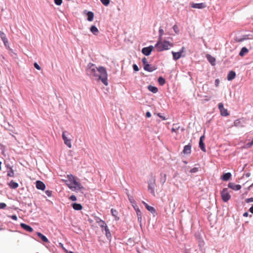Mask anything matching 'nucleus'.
<instances>
[{"label": "nucleus", "mask_w": 253, "mask_h": 253, "mask_svg": "<svg viewBox=\"0 0 253 253\" xmlns=\"http://www.w3.org/2000/svg\"><path fill=\"white\" fill-rule=\"evenodd\" d=\"M234 126L237 127H244L245 121L243 118L236 120L234 121Z\"/></svg>", "instance_id": "nucleus-10"}, {"label": "nucleus", "mask_w": 253, "mask_h": 253, "mask_svg": "<svg viewBox=\"0 0 253 253\" xmlns=\"http://www.w3.org/2000/svg\"><path fill=\"white\" fill-rule=\"evenodd\" d=\"M171 53L173 55V59L175 61L178 60L181 57H184L185 56V55H182L179 52H175L172 51Z\"/></svg>", "instance_id": "nucleus-13"}, {"label": "nucleus", "mask_w": 253, "mask_h": 253, "mask_svg": "<svg viewBox=\"0 0 253 253\" xmlns=\"http://www.w3.org/2000/svg\"><path fill=\"white\" fill-rule=\"evenodd\" d=\"M100 1L105 6L108 5L110 3V0H100Z\"/></svg>", "instance_id": "nucleus-36"}, {"label": "nucleus", "mask_w": 253, "mask_h": 253, "mask_svg": "<svg viewBox=\"0 0 253 253\" xmlns=\"http://www.w3.org/2000/svg\"><path fill=\"white\" fill-rule=\"evenodd\" d=\"M249 215V213L248 212H245L244 214H243V216L244 217H247Z\"/></svg>", "instance_id": "nucleus-60"}, {"label": "nucleus", "mask_w": 253, "mask_h": 253, "mask_svg": "<svg viewBox=\"0 0 253 253\" xmlns=\"http://www.w3.org/2000/svg\"><path fill=\"white\" fill-rule=\"evenodd\" d=\"M104 231L105 232V235L107 238L110 240L111 239V234L110 232L109 228H108V226H105V228H104Z\"/></svg>", "instance_id": "nucleus-24"}, {"label": "nucleus", "mask_w": 253, "mask_h": 253, "mask_svg": "<svg viewBox=\"0 0 253 253\" xmlns=\"http://www.w3.org/2000/svg\"><path fill=\"white\" fill-rule=\"evenodd\" d=\"M6 207V205L4 203H0V209H4Z\"/></svg>", "instance_id": "nucleus-53"}, {"label": "nucleus", "mask_w": 253, "mask_h": 253, "mask_svg": "<svg viewBox=\"0 0 253 253\" xmlns=\"http://www.w3.org/2000/svg\"><path fill=\"white\" fill-rule=\"evenodd\" d=\"M66 133H67V132L65 131H63L62 133V138L64 140V143L69 147L71 148L72 147V143H71V139L70 138H68V137L66 135Z\"/></svg>", "instance_id": "nucleus-6"}, {"label": "nucleus", "mask_w": 253, "mask_h": 253, "mask_svg": "<svg viewBox=\"0 0 253 253\" xmlns=\"http://www.w3.org/2000/svg\"><path fill=\"white\" fill-rule=\"evenodd\" d=\"M173 30H174V32L176 33V34H178L179 33V29H178V26L176 25H174L173 27Z\"/></svg>", "instance_id": "nucleus-37"}, {"label": "nucleus", "mask_w": 253, "mask_h": 253, "mask_svg": "<svg viewBox=\"0 0 253 253\" xmlns=\"http://www.w3.org/2000/svg\"><path fill=\"white\" fill-rule=\"evenodd\" d=\"M218 108L220 111L224 108L222 103H220L218 104Z\"/></svg>", "instance_id": "nucleus-45"}, {"label": "nucleus", "mask_w": 253, "mask_h": 253, "mask_svg": "<svg viewBox=\"0 0 253 253\" xmlns=\"http://www.w3.org/2000/svg\"><path fill=\"white\" fill-rule=\"evenodd\" d=\"M228 186L229 188L235 190L237 191L241 188V186L239 184H236L233 182H230L228 183Z\"/></svg>", "instance_id": "nucleus-11"}, {"label": "nucleus", "mask_w": 253, "mask_h": 253, "mask_svg": "<svg viewBox=\"0 0 253 253\" xmlns=\"http://www.w3.org/2000/svg\"><path fill=\"white\" fill-rule=\"evenodd\" d=\"M20 226L23 229L29 232H31L33 231V229L30 226L25 223H21Z\"/></svg>", "instance_id": "nucleus-18"}, {"label": "nucleus", "mask_w": 253, "mask_h": 253, "mask_svg": "<svg viewBox=\"0 0 253 253\" xmlns=\"http://www.w3.org/2000/svg\"><path fill=\"white\" fill-rule=\"evenodd\" d=\"M204 139H205L204 135H202L200 137L199 145V147L201 148V149L203 152H206V150L205 146V144L204 143Z\"/></svg>", "instance_id": "nucleus-12"}, {"label": "nucleus", "mask_w": 253, "mask_h": 253, "mask_svg": "<svg viewBox=\"0 0 253 253\" xmlns=\"http://www.w3.org/2000/svg\"><path fill=\"white\" fill-rule=\"evenodd\" d=\"M253 145V144H252V142H248L247 143L246 145H245V148H250V147H251Z\"/></svg>", "instance_id": "nucleus-43"}, {"label": "nucleus", "mask_w": 253, "mask_h": 253, "mask_svg": "<svg viewBox=\"0 0 253 253\" xmlns=\"http://www.w3.org/2000/svg\"><path fill=\"white\" fill-rule=\"evenodd\" d=\"M221 197L222 200L226 202H227L231 198V196L228 192V190L227 188H224L221 193Z\"/></svg>", "instance_id": "nucleus-5"}, {"label": "nucleus", "mask_w": 253, "mask_h": 253, "mask_svg": "<svg viewBox=\"0 0 253 253\" xmlns=\"http://www.w3.org/2000/svg\"><path fill=\"white\" fill-rule=\"evenodd\" d=\"M164 34V31L162 27H160L159 30V37L158 41H162L163 36Z\"/></svg>", "instance_id": "nucleus-28"}, {"label": "nucleus", "mask_w": 253, "mask_h": 253, "mask_svg": "<svg viewBox=\"0 0 253 253\" xmlns=\"http://www.w3.org/2000/svg\"><path fill=\"white\" fill-rule=\"evenodd\" d=\"M72 207L74 210L78 211L81 210L83 208L82 206L80 204L78 203H73Z\"/></svg>", "instance_id": "nucleus-26"}, {"label": "nucleus", "mask_w": 253, "mask_h": 253, "mask_svg": "<svg viewBox=\"0 0 253 253\" xmlns=\"http://www.w3.org/2000/svg\"><path fill=\"white\" fill-rule=\"evenodd\" d=\"M153 49L154 47L152 45L143 47L142 49V53L146 56H148L151 54Z\"/></svg>", "instance_id": "nucleus-7"}, {"label": "nucleus", "mask_w": 253, "mask_h": 253, "mask_svg": "<svg viewBox=\"0 0 253 253\" xmlns=\"http://www.w3.org/2000/svg\"><path fill=\"white\" fill-rule=\"evenodd\" d=\"M142 63L143 64V66H145V65L148 64V63L147 62V59L145 57H144L142 59Z\"/></svg>", "instance_id": "nucleus-41"}, {"label": "nucleus", "mask_w": 253, "mask_h": 253, "mask_svg": "<svg viewBox=\"0 0 253 253\" xmlns=\"http://www.w3.org/2000/svg\"><path fill=\"white\" fill-rule=\"evenodd\" d=\"M198 171V168H193V169H191L190 172L191 173H196Z\"/></svg>", "instance_id": "nucleus-40"}, {"label": "nucleus", "mask_w": 253, "mask_h": 253, "mask_svg": "<svg viewBox=\"0 0 253 253\" xmlns=\"http://www.w3.org/2000/svg\"><path fill=\"white\" fill-rule=\"evenodd\" d=\"M219 83V79H216L215 81V85L216 86H217L218 85Z\"/></svg>", "instance_id": "nucleus-55"}, {"label": "nucleus", "mask_w": 253, "mask_h": 253, "mask_svg": "<svg viewBox=\"0 0 253 253\" xmlns=\"http://www.w3.org/2000/svg\"><path fill=\"white\" fill-rule=\"evenodd\" d=\"M252 186H253V183L250 187H252Z\"/></svg>", "instance_id": "nucleus-64"}, {"label": "nucleus", "mask_w": 253, "mask_h": 253, "mask_svg": "<svg viewBox=\"0 0 253 253\" xmlns=\"http://www.w3.org/2000/svg\"><path fill=\"white\" fill-rule=\"evenodd\" d=\"M45 194L48 196L50 197L52 195V191L50 190H46L45 191Z\"/></svg>", "instance_id": "nucleus-49"}, {"label": "nucleus", "mask_w": 253, "mask_h": 253, "mask_svg": "<svg viewBox=\"0 0 253 253\" xmlns=\"http://www.w3.org/2000/svg\"><path fill=\"white\" fill-rule=\"evenodd\" d=\"M13 172L12 171L8 173V175H9L10 176H13Z\"/></svg>", "instance_id": "nucleus-61"}, {"label": "nucleus", "mask_w": 253, "mask_h": 253, "mask_svg": "<svg viewBox=\"0 0 253 253\" xmlns=\"http://www.w3.org/2000/svg\"><path fill=\"white\" fill-rule=\"evenodd\" d=\"M158 115L160 118H162L163 120H166V118L165 117H163L162 115H161L160 114H158Z\"/></svg>", "instance_id": "nucleus-56"}, {"label": "nucleus", "mask_w": 253, "mask_h": 253, "mask_svg": "<svg viewBox=\"0 0 253 253\" xmlns=\"http://www.w3.org/2000/svg\"><path fill=\"white\" fill-rule=\"evenodd\" d=\"M34 67L37 69V70H40L41 69V67L39 66V65L35 62L34 64Z\"/></svg>", "instance_id": "nucleus-42"}, {"label": "nucleus", "mask_w": 253, "mask_h": 253, "mask_svg": "<svg viewBox=\"0 0 253 253\" xmlns=\"http://www.w3.org/2000/svg\"><path fill=\"white\" fill-rule=\"evenodd\" d=\"M178 52H180V54H182V53L185 52V48L184 46H182L181 47V48L180 49V50H179V51H178Z\"/></svg>", "instance_id": "nucleus-52"}, {"label": "nucleus", "mask_w": 253, "mask_h": 253, "mask_svg": "<svg viewBox=\"0 0 253 253\" xmlns=\"http://www.w3.org/2000/svg\"><path fill=\"white\" fill-rule=\"evenodd\" d=\"M68 178L70 183L69 188L73 191L79 190L83 188L81 183L76 180L75 177L72 174L68 175Z\"/></svg>", "instance_id": "nucleus-2"}, {"label": "nucleus", "mask_w": 253, "mask_h": 253, "mask_svg": "<svg viewBox=\"0 0 253 253\" xmlns=\"http://www.w3.org/2000/svg\"><path fill=\"white\" fill-rule=\"evenodd\" d=\"M148 89L149 91H151L154 93H157L158 91V89L157 87L151 85H149L148 86Z\"/></svg>", "instance_id": "nucleus-25"}, {"label": "nucleus", "mask_w": 253, "mask_h": 253, "mask_svg": "<svg viewBox=\"0 0 253 253\" xmlns=\"http://www.w3.org/2000/svg\"><path fill=\"white\" fill-rule=\"evenodd\" d=\"M191 152V145L188 144L184 147L183 153L185 154H189Z\"/></svg>", "instance_id": "nucleus-15"}, {"label": "nucleus", "mask_w": 253, "mask_h": 253, "mask_svg": "<svg viewBox=\"0 0 253 253\" xmlns=\"http://www.w3.org/2000/svg\"><path fill=\"white\" fill-rule=\"evenodd\" d=\"M12 218L14 219V220H16V215H13L12 216Z\"/></svg>", "instance_id": "nucleus-63"}, {"label": "nucleus", "mask_w": 253, "mask_h": 253, "mask_svg": "<svg viewBox=\"0 0 253 253\" xmlns=\"http://www.w3.org/2000/svg\"><path fill=\"white\" fill-rule=\"evenodd\" d=\"M158 81L159 84L161 85H163L166 83L165 79L164 78H163L162 77H160L158 78Z\"/></svg>", "instance_id": "nucleus-31"}, {"label": "nucleus", "mask_w": 253, "mask_h": 253, "mask_svg": "<svg viewBox=\"0 0 253 253\" xmlns=\"http://www.w3.org/2000/svg\"><path fill=\"white\" fill-rule=\"evenodd\" d=\"M146 116L147 118H150L151 116V113L150 112H147L146 113Z\"/></svg>", "instance_id": "nucleus-54"}, {"label": "nucleus", "mask_w": 253, "mask_h": 253, "mask_svg": "<svg viewBox=\"0 0 253 253\" xmlns=\"http://www.w3.org/2000/svg\"><path fill=\"white\" fill-rule=\"evenodd\" d=\"M132 67L134 71L137 72L139 71V68L136 64H133Z\"/></svg>", "instance_id": "nucleus-44"}, {"label": "nucleus", "mask_w": 253, "mask_h": 253, "mask_svg": "<svg viewBox=\"0 0 253 253\" xmlns=\"http://www.w3.org/2000/svg\"><path fill=\"white\" fill-rule=\"evenodd\" d=\"M161 178H160V182L162 184H164L167 179V175L165 173H161L160 174Z\"/></svg>", "instance_id": "nucleus-27"}, {"label": "nucleus", "mask_w": 253, "mask_h": 253, "mask_svg": "<svg viewBox=\"0 0 253 253\" xmlns=\"http://www.w3.org/2000/svg\"><path fill=\"white\" fill-rule=\"evenodd\" d=\"M148 190L154 196H155V189L156 187V178L151 176L148 182Z\"/></svg>", "instance_id": "nucleus-4"}, {"label": "nucleus", "mask_w": 253, "mask_h": 253, "mask_svg": "<svg viewBox=\"0 0 253 253\" xmlns=\"http://www.w3.org/2000/svg\"><path fill=\"white\" fill-rule=\"evenodd\" d=\"M251 175V173H249V172H248L246 174V177H249Z\"/></svg>", "instance_id": "nucleus-62"}, {"label": "nucleus", "mask_w": 253, "mask_h": 253, "mask_svg": "<svg viewBox=\"0 0 253 253\" xmlns=\"http://www.w3.org/2000/svg\"><path fill=\"white\" fill-rule=\"evenodd\" d=\"M9 186L12 188H16V182H15L14 181H11L9 184Z\"/></svg>", "instance_id": "nucleus-35"}, {"label": "nucleus", "mask_w": 253, "mask_h": 253, "mask_svg": "<svg viewBox=\"0 0 253 253\" xmlns=\"http://www.w3.org/2000/svg\"><path fill=\"white\" fill-rule=\"evenodd\" d=\"M87 20L88 21H92L93 19V17H94V14L91 11H89L87 12Z\"/></svg>", "instance_id": "nucleus-29"}, {"label": "nucleus", "mask_w": 253, "mask_h": 253, "mask_svg": "<svg viewBox=\"0 0 253 253\" xmlns=\"http://www.w3.org/2000/svg\"><path fill=\"white\" fill-rule=\"evenodd\" d=\"M128 198H129V200L130 201V203L133 205V203H135L134 200L131 199V198L129 197Z\"/></svg>", "instance_id": "nucleus-57"}, {"label": "nucleus", "mask_w": 253, "mask_h": 253, "mask_svg": "<svg viewBox=\"0 0 253 253\" xmlns=\"http://www.w3.org/2000/svg\"><path fill=\"white\" fill-rule=\"evenodd\" d=\"M143 68L145 71L149 72H152L157 69V67L155 66L149 64L144 66Z\"/></svg>", "instance_id": "nucleus-9"}, {"label": "nucleus", "mask_w": 253, "mask_h": 253, "mask_svg": "<svg viewBox=\"0 0 253 253\" xmlns=\"http://www.w3.org/2000/svg\"><path fill=\"white\" fill-rule=\"evenodd\" d=\"M173 44L172 43H170L168 41H165L162 42V41H158L157 42L155 45L158 51H162L165 50H168L170 47H172Z\"/></svg>", "instance_id": "nucleus-3"}, {"label": "nucleus", "mask_w": 253, "mask_h": 253, "mask_svg": "<svg viewBox=\"0 0 253 253\" xmlns=\"http://www.w3.org/2000/svg\"><path fill=\"white\" fill-rule=\"evenodd\" d=\"M248 52V49L246 47H243L241 48L239 52V55L243 57L245 56Z\"/></svg>", "instance_id": "nucleus-23"}, {"label": "nucleus", "mask_w": 253, "mask_h": 253, "mask_svg": "<svg viewBox=\"0 0 253 253\" xmlns=\"http://www.w3.org/2000/svg\"><path fill=\"white\" fill-rule=\"evenodd\" d=\"M55 3L57 5H60L62 3V0H54Z\"/></svg>", "instance_id": "nucleus-39"}, {"label": "nucleus", "mask_w": 253, "mask_h": 253, "mask_svg": "<svg viewBox=\"0 0 253 253\" xmlns=\"http://www.w3.org/2000/svg\"><path fill=\"white\" fill-rule=\"evenodd\" d=\"M179 126H177V125L174 124L172 128H171L172 132H176L177 130H178L179 128Z\"/></svg>", "instance_id": "nucleus-34"}, {"label": "nucleus", "mask_w": 253, "mask_h": 253, "mask_svg": "<svg viewBox=\"0 0 253 253\" xmlns=\"http://www.w3.org/2000/svg\"><path fill=\"white\" fill-rule=\"evenodd\" d=\"M90 31L94 35H95V36L97 35L99 33V31H98V29L94 25H92L90 27Z\"/></svg>", "instance_id": "nucleus-22"}, {"label": "nucleus", "mask_w": 253, "mask_h": 253, "mask_svg": "<svg viewBox=\"0 0 253 253\" xmlns=\"http://www.w3.org/2000/svg\"><path fill=\"white\" fill-rule=\"evenodd\" d=\"M86 74L91 78L100 80L105 85L108 84V74L105 68L104 67L99 66L97 67L95 64L89 63L86 67Z\"/></svg>", "instance_id": "nucleus-1"}, {"label": "nucleus", "mask_w": 253, "mask_h": 253, "mask_svg": "<svg viewBox=\"0 0 253 253\" xmlns=\"http://www.w3.org/2000/svg\"><path fill=\"white\" fill-rule=\"evenodd\" d=\"M36 187L37 189L44 190L45 188V185L44 183L40 180H38L36 181Z\"/></svg>", "instance_id": "nucleus-14"}, {"label": "nucleus", "mask_w": 253, "mask_h": 253, "mask_svg": "<svg viewBox=\"0 0 253 253\" xmlns=\"http://www.w3.org/2000/svg\"><path fill=\"white\" fill-rule=\"evenodd\" d=\"M95 221L98 223V224L100 223H104V221L102 220V219H101L99 217H95Z\"/></svg>", "instance_id": "nucleus-38"}, {"label": "nucleus", "mask_w": 253, "mask_h": 253, "mask_svg": "<svg viewBox=\"0 0 253 253\" xmlns=\"http://www.w3.org/2000/svg\"><path fill=\"white\" fill-rule=\"evenodd\" d=\"M132 206H133V208H134V210H135V211H136V210H137V209H139L138 207L136 205L134 206V205L133 204V205H132Z\"/></svg>", "instance_id": "nucleus-59"}, {"label": "nucleus", "mask_w": 253, "mask_h": 253, "mask_svg": "<svg viewBox=\"0 0 253 253\" xmlns=\"http://www.w3.org/2000/svg\"><path fill=\"white\" fill-rule=\"evenodd\" d=\"M37 234L38 236V237L42 240V241L43 242H44V243L48 242V239L42 234L40 232H37Z\"/></svg>", "instance_id": "nucleus-21"}, {"label": "nucleus", "mask_w": 253, "mask_h": 253, "mask_svg": "<svg viewBox=\"0 0 253 253\" xmlns=\"http://www.w3.org/2000/svg\"><path fill=\"white\" fill-rule=\"evenodd\" d=\"M101 227V228H105V226H107L106 223L105 222V221H104V223H100L98 224Z\"/></svg>", "instance_id": "nucleus-48"}, {"label": "nucleus", "mask_w": 253, "mask_h": 253, "mask_svg": "<svg viewBox=\"0 0 253 253\" xmlns=\"http://www.w3.org/2000/svg\"><path fill=\"white\" fill-rule=\"evenodd\" d=\"M249 211L252 213H253V205L250 208Z\"/></svg>", "instance_id": "nucleus-58"}, {"label": "nucleus", "mask_w": 253, "mask_h": 253, "mask_svg": "<svg viewBox=\"0 0 253 253\" xmlns=\"http://www.w3.org/2000/svg\"><path fill=\"white\" fill-rule=\"evenodd\" d=\"M206 58L208 61L211 64L212 66H214L215 64V58L211 55L210 54H207Z\"/></svg>", "instance_id": "nucleus-16"}, {"label": "nucleus", "mask_w": 253, "mask_h": 253, "mask_svg": "<svg viewBox=\"0 0 253 253\" xmlns=\"http://www.w3.org/2000/svg\"><path fill=\"white\" fill-rule=\"evenodd\" d=\"M235 77H236L235 72H234L233 71H230L229 72V73L227 75V79L228 81H232V80H233L235 78Z\"/></svg>", "instance_id": "nucleus-17"}, {"label": "nucleus", "mask_w": 253, "mask_h": 253, "mask_svg": "<svg viewBox=\"0 0 253 253\" xmlns=\"http://www.w3.org/2000/svg\"><path fill=\"white\" fill-rule=\"evenodd\" d=\"M245 201L247 203H249L250 202H253V197L247 198L245 200Z\"/></svg>", "instance_id": "nucleus-46"}, {"label": "nucleus", "mask_w": 253, "mask_h": 253, "mask_svg": "<svg viewBox=\"0 0 253 253\" xmlns=\"http://www.w3.org/2000/svg\"><path fill=\"white\" fill-rule=\"evenodd\" d=\"M69 199L73 201H75L77 200V198L75 196V195H71L70 197H69Z\"/></svg>", "instance_id": "nucleus-47"}, {"label": "nucleus", "mask_w": 253, "mask_h": 253, "mask_svg": "<svg viewBox=\"0 0 253 253\" xmlns=\"http://www.w3.org/2000/svg\"><path fill=\"white\" fill-rule=\"evenodd\" d=\"M136 212L137 216H142L141 212V211H140V210L139 209H137L136 210Z\"/></svg>", "instance_id": "nucleus-50"}, {"label": "nucleus", "mask_w": 253, "mask_h": 253, "mask_svg": "<svg viewBox=\"0 0 253 253\" xmlns=\"http://www.w3.org/2000/svg\"><path fill=\"white\" fill-rule=\"evenodd\" d=\"M231 173L230 172H227L224 173L221 177V179L223 181H228L231 177Z\"/></svg>", "instance_id": "nucleus-20"}, {"label": "nucleus", "mask_w": 253, "mask_h": 253, "mask_svg": "<svg viewBox=\"0 0 253 253\" xmlns=\"http://www.w3.org/2000/svg\"><path fill=\"white\" fill-rule=\"evenodd\" d=\"M191 7L194 8L203 9L206 7L207 5L204 2L198 3H191Z\"/></svg>", "instance_id": "nucleus-8"}, {"label": "nucleus", "mask_w": 253, "mask_h": 253, "mask_svg": "<svg viewBox=\"0 0 253 253\" xmlns=\"http://www.w3.org/2000/svg\"><path fill=\"white\" fill-rule=\"evenodd\" d=\"M138 222L139 223L140 226H141L142 216H137Z\"/></svg>", "instance_id": "nucleus-51"}, {"label": "nucleus", "mask_w": 253, "mask_h": 253, "mask_svg": "<svg viewBox=\"0 0 253 253\" xmlns=\"http://www.w3.org/2000/svg\"><path fill=\"white\" fill-rule=\"evenodd\" d=\"M0 37L2 39V40L3 41V42H4L5 45L6 46L7 41L6 40V36H5V34L2 32H0Z\"/></svg>", "instance_id": "nucleus-30"}, {"label": "nucleus", "mask_w": 253, "mask_h": 253, "mask_svg": "<svg viewBox=\"0 0 253 253\" xmlns=\"http://www.w3.org/2000/svg\"><path fill=\"white\" fill-rule=\"evenodd\" d=\"M111 211L112 215L115 217L116 220H118L119 219V218L117 216V214L118 213L117 211L112 209H111Z\"/></svg>", "instance_id": "nucleus-33"}, {"label": "nucleus", "mask_w": 253, "mask_h": 253, "mask_svg": "<svg viewBox=\"0 0 253 253\" xmlns=\"http://www.w3.org/2000/svg\"><path fill=\"white\" fill-rule=\"evenodd\" d=\"M220 113L223 116H227L229 115L227 110L225 108L220 111Z\"/></svg>", "instance_id": "nucleus-32"}, {"label": "nucleus", "mask_w": 253, "mask_h": 253, "mask_svg": "<svg viewBox=\"0 0 253 253\" xmlns=\"http://www.w3.org/2000/svg\"><path fill=\"white\" fill-rule=\"evenodd\" d=\"M143 204L144 205L146 209L150 211L152 213L154 214L156 212L155 209L153 207L149 206L147 203L144 202H142Z\"/></svg>", "instance_id": "nucleus-19"}]
</instances>
